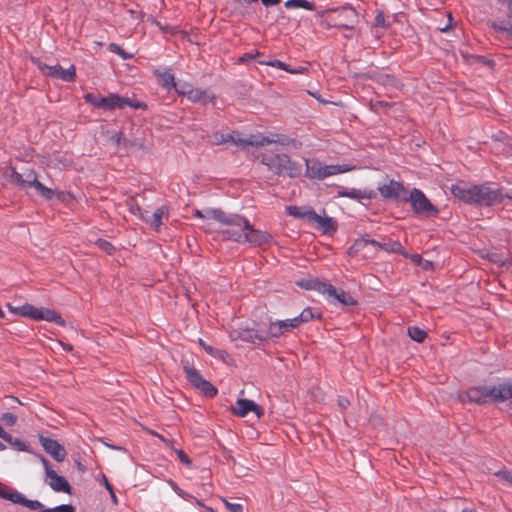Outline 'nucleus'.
I'll return each instance as SVG.
<instances>
[{
    "label": "nucleus",
    "instance_id": "54",
    "mask_svg": "<svg viewBox=\"0 0 512 512\" xmlns=\"http://www.w3.org/2000/svg\"><path fill=\"white\" fill-rule=\"evenodd\" d=\"M104 479V484H105V488L108 490V492L110 493L111 495V498H112V501L117 504V497L114 493V490H113V487L112 485L108 482V480L106 479V477L104 476L103 477Z\"/></svg>",
    "mask_w": 512,
    "mask_h": 512
},
{
    "label": "nucleus",
    "instance_id": "62",
    "mask_svg": "<svg viewBox=\"0 0 512 512\" xmlns=\"http://www.w3.org/2000/svg\"><path fill=\"white\" fill-rule=\"evenodd\" d=\"M194 215L203 219V210H195Z\"/></svg>",
    "mask_w": 512,
    "mask_h": 512
},
{
    "label": "nucleus",
    "instance_id": "24",
    "mask_svg": "<svg viewBox=\"0 0 512 512\" xmlns=\"http://www.w3.org/2000/svg\"><path fill=\"white\" fill-rule=\"evenodd\" d=\"M199 343L204 350L214 358L220 359L226 364H230L233 361L231 355L227 351L207 345L202 339L199 340Z\"/></svg>",
    "mask_w": 512,
    "mask_h": 512
},
{
    "label": "nucleus",
    "instance_id": "63",
    "mask_svg": "<svg viewBox=\"0 0 512 512\" xmlns=\"http://www.w3.org/2000/svg\"><path fill=\"white\" fill-rule=\"evenodd\" d=\"M7 398L13 401L14 403L21 404L20 400L17 397L7 396Z\"/></svg>",
    "mask_w": 512,
    "mask_h": 512
},
{
    "label": "nucleus",
    "instance_id": "47",
    "mask_svg": "<svg viewBox=\"0 0 512 512\" xmlns=\"http://www.w3.org/2000/svg\"><path fill=\"white\" fill-rule=\"evenodd\" d=\"M495 475L503 480V481H506L508 482L509 484L512 485V471L510 470H500L498 472L495 473Z\"/></svg>",
    "mask_w": 512,
    "mask_h": 512
},
{
    "label": "nucleus",
    "instance_id": "60",
    "mask_svg": "<svg viewBox=\"0 0 512 512\" xmlns=\"http://www.w3.org/2000/svg\"><path fill=\"white\" fill-rule=\"evenodd\" d=\"M178 496H180V497H181V498H183L184 500H191V499H194V497H193L191 494H189V493L185 492L184 490H182Z\"/></svg>",
    "mask_w": 512,
    "mask_h": 512
},
{
    "label": "nucleus",
    "instance_id": "23",
    "mask_svg": "<svg viewBox=\"0 0 512 512\" xmlns=\"http://www.w3.org/2000/svg\"><path fill=\"white\" fill-rule=\"evenodd\" d=\"M291 142L292 140L289 137L281 134H272L269 137L256 136L255 147L265 146L272 143H277L282 146H286L289 145Z\"/></svg>",
    "mask_w": 512,
    "mask_h": 512
},
{
    "label": "nucleus",
    "instance_id": "49",
    "mask_svg": "<svg viewBox=\"0 0 512 512\" xmlns=\"http://www.w3.org/2000/svg\"><path fill=\"white\" fill-rule=\"evenodd\" d=\"M125 100L127 102L126 106L132 107L134 109H144L146 108V104L137 100H132L128 97H125Z\"/></svg>",
    "mask_w": 512,
    "mask_h": 512
},
{
    "label": "nucleus",
    "instance_id": "2",
    "mask_svg": "<svg viewBox=\"0 0 512 512\" xmlns=\"http://www.w3.org/2000/svg\"><path fill=\"white\" fill-rule=\"evenodd\" d=\"M451 192L459 200L481 207H491L504 200L502 190L493 188L488 183L478 185L457 183L451 186Z\"/></svg>",
    "mask_w": 512,
    "mask_h": 512
},
{
    "label": "nucleus",
    "instance_id": "35",
    "mask_svg": "<svg viewBox=\"0 0 512 512\" xmlns=\"http://www.w3.org/2000/svg\"><path fill=\"white\" fill-rule=\"evenodd\" d=\"M111 141H113L117 146H123L124 148H128L133 146L134 143L125 138L122 131L116 132L111 136Z\"/></svg>",
    "mask_w": 512,
    "mask_h": 512
},
{
    "label": "nucleus",
    "instance_id": "4",
    "mask_svg": "<svg viewBox=\"0 0 512 512\" xmlns=\"http://www.w3.org/2000/svg\"><path fill=\"white\" fill-rule=\"evenodd\" d=\"M4 176L11 184L22 188L33 187L45 199H51L54 196L53 190L39 182L35 171L32 169H25L20 173L14 168H9L5 171Z\"/></svg>",
    "mask_w": 512,
    "mask_h": 512
},
{
    "label": "nucleus",
    "instance_id": "51",
    "mask_svg": "<svg viewBox=\"0 0 512 512\" xmlns=\"http://www.w3.org/2000/svg\"><path fill=\"white\" fill-rule=\"evenodd\" d=\"M366 245H368V239L367 238H359L356 239L354 244L352 245L351 249H355L356 251H359L363 249Z\"/></svg>",
    "mask_w": 512,
    "mask_h": 512
},
{
    "label": "nucleus",
    "instance_id": "30",
    "mask_svg": "<svg viewBox=\"0 0 512 512\" xmlns=\"http://www.w3.org/2000/svg\"><path fill=\"white\" fill-rule=\"evenodd\" d=\"M39 320H45L49 322L57 323L61 326L65 325L64 319L54 310L40 308V314L38 315Z\"/></svg>",
    "mask_w": 512,
    "mask_h": 512
},
{
    "label": "nucleus",
    "instance_id": "12",
    "mask_svg": "<svg viewBox=\"0 0 512 512\" xmlns=\"http://www.w3.org/2000/svg\"><path fill=\"white\" fill-rule=\"evenodd\" d=\"M39 442L41 443L44 450L57 462H62L66 458V450L64 446L58 443L56 440L45 437L43 435L39 436Z\"/></svg>",
    "mask_w": 512,
    "mask_h": 512
},
{
    "label": "nucleus",
    "instance_id": "34",
    "mask_svg": "<svg viewBox=\"0 0 512 512\" xmlns=\"http://www.w3.org/2000/svg\"><path fill=\"white\" fill-rule=\"evenodd\" d=\"M408 335L412 340L419 343L423 342L427 337L426 331L416 326L408 328Z\"/></svg>",
    "mask_w": 512,
    "mask_h": 512
},
{
    "label": "nucleus",
    "instance_id": "26",
    "mask_svg": "<svg viewBox=\"0 0 512 512\" xmlns=\"http://www.w3.org/2000/svg\"><path fill=\"white\" fill-rule=\"evenodd\" d=\"M183 370L186 375L187 380L193 385L195 388H197L199 385L202 384V382L205 380L200 372L189 365V363L186 361L183 365Z\"/></svg>",
    "mask_w": 512,
    "mask_h": 512
},
{
    "label": "nucleus",
    "instance_id": "20",
    "mask_svg": "<svg viewBox=\"0 0 512 512\" xmlns=\"http://www.w3.org/2000/svg\"><path fill=\"white\" fill-rule=\"evenodd\" d=\"M297 285L305 290H314L324 295L326 289L331 290V284L320 280L319 278L302 279Z\"/></svg>",
    "mask_w": 512,
    "mask_h": 512
},
{
    "label": "nucleus",
    "instance_id": "25",
    "mask_svg": "<svg viewBox=\"0 0 512 512\" xmlns=\"http://www.w3.org/2000/svg\"><path fill=\"white\" fill-rule=\"evenodd\" d=\"M228 143H232L235 146L245 148L247 146H255L256 136L251 135L249 138H242L240 133L233 131L228 133Z\"/></svg>",
    "mask_w": 512,
    "mask_h": 512
},
{
    "label": "nucleus",
    "instance_id": "13",
    "mask_svg": "<svg viewBox=\"0 0 512 512\" xmlns=\"http://www.w3.org/2000/svg\"><path fill=\"white\" fill-rule=\"evenodd\" d=\"M169 219V209L167 206L157 208L153 215L149 217L145 213H141V220L150 226L154 231H160L161 226Z\"/></svg>",
    "mask_w": 512,
    "mask_h": 512
},
{
    "label": "nucleus",
    "instance_id": "19",
    "mask_svg": "<svg viewBox=\"0 0 512 512\" xmlns=\"http://www.w3.org/2000/svg\"><path fill=\"white\" fill-rule=\"evenodd\" d=\"M126 104L127 102L125 97L119 94L111 93L106 97H102L100 108L111 111L114 109H122L126 107Z\"/></svg>",
    "mask_w": 512,
    "mask_h": 512
},
{
    "label": "nucleus",
    "instance_id": "28",
    "mask_svg": "<svg viewBox=\"0 0 512 512\" xmlns=\"http://www.w3.org/2000/svg\"><path fill=\"white\" fill-rule=\"evenodd\" d=\"M465 395L469 402H473V403H477V404L485 403L484 385L470 387L465 392Z\"/></svg>",
    "mask_w": 512,
    "mask_h": 512
},
{
    "label": "nucleus",
    "instance_id": "31",
    "mask_svg": "<svg viewBox=\"0 0 512 512\" xmlns=\"http://www.w3.org/2000/svg\"><path fill=\"white\" fill-rule=\"evenodd\" d=\"M227 212L220 208H207L203 210V219H213L222 224Z\"/></svg>",
    "mask_w": 512,
    "mask_h": 512
},
{
    "label": "nucleus",
    "instance_id": "18",
    "mask_svg": "<svg viewBox=\"0 0 512 512\" xmlns=\"http://www.w3.org/2000/svg\"><path fill=\"white\" fill-rule=\"evenodd\" d=\"M176 91L180 94L186 95L190 101L195 103L211 102L214 104L216 100V96L214 94H210L207 90L200 88H191L188 91H179L176 89Z\"/></svg>",
    "mask_w": 512,
    "mask_h": 512
},
{
    "label": "nucleus",
    "instance_id": "17",
    "mask_svg": "<svg viewBox=\"0 0 512 512\" xmlns=\"http://www.w3.org/2000/svg\"><path fill=\"white\" fill-rule=\"evenodd\" d=\"M324 296H326L329 301H337L344 306H354L357 304V301L349 293L342 289H336L332 284L331 291L330 289H326Z\"/></svg>",
    "mask_w": 512,
    "mask_h": 512
},
{
    "label": "nucleus",
    "instance_id": "8",
    "mask_svg": "<svg viewBox=\"0 0 512 512\" xmlns=\"http://www.w3.org/2000/svg\"><path fill=\"white\" fill-rule=\"evenodd\" d=\"M0 498L9 500L14 504H19L27 507L31 511H36L43 507V504L38 500L27 499L22 493L16 489L10 488L0 482Z\"/></svg>",
    "mask_w": 512,
    "mask_h": 512
},
{
    "label": "nucleus",
    "instance_id": "38",
    "mask_svg": "<svg viewBox=\"0 0 512 512\" xmlns=\"http://www.w3.org/2000/svg\"><path fill=\"white\" fill-rule=\"evenodd\" d=\"M314 318V313L312 308H305L298 316L295 317L297 319L298 326L302 323H307Z\"/></svg>",
    "mask_w": 512,
    "mask_h": 512
},
{
    "label": "nucleus",
    "instance_id": "36",
    "mask_svg": "<svg viewBox=\"0 0 512 512\" xmlns=\"http://www.w3.org/2000/svg\"><path fill=\"white\" fill-rule=\"evenodd\" d=\"M206 397L212 398L217 395V389L207 380H204L201 385L197 387Z\"/></svg>",
    "mask_w": 512,
    "mask_h": 512
},
{
    "label": "nucleus",
    "instance_id": "43",
    "mask_svg": "<svg viewBox=\"0 0 512 512\" xmlns=\"http://www.w3.org/2000/svg\"><path fill=\"white\" fill-rule=\"evenodd\" d=\"M84 99L87 103L97 107V108H100L101 106V99H102V96L100 95H96V94H93V93H87L85 96H84Z\"/></svg>",
    "mask_w": 512,
    "mask_h": 512
},
{
    "label": "nucleus",
    "instance_id": "57",
    "mask_svg": "<svg viewBox=\"0 0 512 512\" xmlns=\"http://www.w3.org/2000/svg\"><path fill=\"white\" fill-rule=\"evenodd\" d=\"M0 438L4 441H10L11 435L7 433L1 426H0Z\"/></svg>",
    "mask_w": 512,
    "mask_h": 512
},
{
    "label": "nucleus",
    "instance_id": "32",
    "mask_svg": "<svg viewBox=\"0 0 512 512\" xmlns=\"http://www.w3.org/2000/svg\"><path fill=\"white\" fill-rule=\"evenodd\" d=\"M157 76L162 82V86L166 89H170L174 87L176 89L175 79L174 75L171 73L170 70H165L162 72H157Z\"/></svg>",
    "mask_w": 512,
    "mask_h": 512
},
{
    "label": "nucleus",
    "instance_id": "50",
    "mask_svg": "<svg viewBox=\"0 0 512 512\" xmlns=\"http://www.w3.org/2000/svg\"><path fill=\"white\" fill-rule=\"evenodd\" d=\"M224 503H225L226 508L230 512H243V506L239 503H231V502H228L227 500H224Z\"/></svg>",
    "mask_w": 512,
    "mask_h": 512
},
{
    "label": "nucleus",
    "instance_id": "41",
    "mask_svg": "<svg viewBox=\"0 0 512 512\" xmlns=\"http://www.w3.org/2000/svg\"><path fill=\"white\" fill-rule=\"evenodd\" d=\"M260 64L262 65H268V66H272V67H276V68H279L281 70H284V71H288V72H291L293 73L294 71L293 70H290L288 68V65L285 64L284 62L280 61V60H274V61H259Z\"/></svg>",
    "mask_w": 512,
    "mask_h": 512
},
{
    "label": "nucleus",
    "instance_id": "27",
    "mask_svg": "<svg viewBox=\"0 0 512 512\" xmlns=\"http://www.w3.org/2000/svg\"><path fill=\"white\" fill-rule=\"evenodd\" d=\"M10 310L20 316L28 317L33 320H39L38 315L40 314V308H37L33 305L25 304V305H22L20 307H15V308H12L10 306Z\"/></svg>",
    "mask_w": 512,
    "mask_h": 512
},
{
    "label": "nucleus",
    "instance_id": "40",
    "mask_svg": "<svg viewBox=\"0 0 512 512\" xmlns=\"http://www.w3.org/2000/svg\"><path fill=\"white\" fill-rule=\"evenodd\" d=\"M380 248L388 252H399L402 249V245L397 241H388L381 243Z\"/></svg>",
    "mask_w": 512,
    "mask_h": 512
},
{
    "label": "nucleus",
    "instance_id": "37",
    "mask_svg": "<svg viewBox=\"0 0 512 512\" xmlns=\"http://www.w3.org/2000/svg\"><path fill=\"white\" fill-rule=\"evenodd\" d=\"M38 512H75V507L71 504H62L54 508H46L44 509V506L42 508H39Z\"/></svg>",
    "mask_w": 512,
    "mask_h": 512
},
{
    "label": "nucleus",
    "instance_id": "39",
    "mask_svg": "<svg viewBox=\"0 0 512 512\" xmlns=\"http://www.w3.org/2000/svg\"><path fill=\"white\" fill-rule=\"evenodd\" d=\"M297 321L298 320L295 319V317L292 319H287V320H277V322L281 326V329L284 332V334L294 328H297L298 327Z\"/></svg>",
    "mask_w": 512,
    "mask_h": 512
},
{
    "label": "nucleus",
    "instance_id": "53",
    "mask_svg": "<svg viewBox=\"0 0 512 512\" xmlns=\"http://www.w3.org/2000/svg\"><path fill=\"white\" fill-rule=\"evenodd\" d=\"M177 456H178L179 460L183 464H185L186 466H190L191 465L190 458L188 457V455L183 450H177Z\"/></svg>",
    "mask_w": 512,
    "mask_h": 512
},
{
    "label": "nucleus",
    "instance_id": "45",
    "mask_svg": "<svg viewBox=\"0 0 512 512\" xmlns=\"http://www.w3.org/2000/svg\"><path fill=\"white\" fill-rule=\"evenodd\" d=\"M1 420L4 422L5 425L13 426L17 422V416L13 413L6 412L2 414Z\"/></svg>",
    "mask_w": 512,
    "mask_h": 512
},
{
    "label": "nucleus",
    "instance_id": "64",
    "mask_svg": "<svg viewBox=\"0 0 512 512\" xmlns=\"http://www.w3.org/2000/svg\"><path fill=\"white\" fill-rule=\"evenodd\" d=\"M64 350L71 351L73 347L70 344H63Z\"/></svg>",
    "mask_w": 512,
    "mask_h": 512
},
{
    "label": "nucleus",
    "instance_id": "58",
    "mask_svg": "<svg viewBox=\"0 0 512 512\" xmlns=\"http://www.w3.org/2000/svg\"><path fill=\"white\" fill-rule=\"evenodd\" d=\"M262 4L266 7L277 5L281 2V0H261Z\"/></svg>",
    "mask_w": 512,
    "mask_h": 512
},
{
    "label": "nucleus",
    "instance_id": "44",
    "mask_svg": "<svg viewBox=\"0 0 512 512\" xmlns=\"http://www.w3.org/2000/svg\"><path fill=\"white\" fill-rule=\"evenodd\" d=\"M109 51L118 54L124 60L129 59V58L132 57L131 54L126 53L118 44H115V43H111L109 45Z\"/></svg>",
    "mask_w": 512,
    "mask_h": 512
},
{
    "label": "nucleus",
    "instance_id": "48",
    "mask_svg": "<svg viewBox=\"0 0 512 512\" xmlns=\"http://www.w3.org/2000/svg\"><path fill=\"white\" fill-rule=\"evenodd\" d=\"M97 245L101 250L107 252L108 254H112L115 250V247L106 240H98Z\"/></svg>",
    "mask_w": 512,
    "mask_h": 512
},
{
    "label": "nucleus",
    "instance_id": "7",
    "mask_svg": "<svg viewBox=\"0 0 512 512\" xmlns=\"http://www.w3.org/2000/svg\"><path fill=\"white\" fill-rule=\"evenodd\" d=\"M406 202H410L412 210L416 215L428 218L439 214V209L418 188H413L407 193Z\"/></svg>",
    "mask_w": 512,
    "mask_h": 512
},
{
    "label": "nucleus",
    "instance_id": "21",
    "mask_svg": "<svg viewBox=\"0 0 512 512\" xmlns=\"http://www.w3.org/2000/svg\"><path fill=\"white\" fill-rule=\"evenodd\" d=\"M311 223L317 224V228L325 234H333L338 229L336 220L328 216H320L316 213V219H312Z\"/></svg>",
    "mask_w": 512,
    "mask_h": 512
},
{
    "label": "nucleus",
    "instance_id": "16",
    "mask_svg": "<svg viewBox=\"0 0 512 512\" xmlns=\"http://www.w3.org/2000/svg\"><path fill=\"white\" fill-rule=\"evenodd\" d=\"M250 411L255 412L258 417L263 414L262 408L249 399H238L235 405L232 406V412L240 417L246 416Z\"/></svg>",
    "mask_w": 512,
    "mask_h": 512
},
{
    "label": "nucleus",
    "instance_id": "29",
    "mask_svg": "<svg viewBox=\"0 0 512 512\" xmlns=\"http://www.w3.org/2000/svg\"><path fill=\"white\" fill-rule=\"evenodd\" d=\"M284 335L281 326L277 321L270 322L268 328L263 330L264 342H268Z\"/></svg>",
    "mask_w": 512,
    "mask_h": 512
},
{
    "label": "nucleus",
    "instance_id": "33",
    "mask_svg": "<svg viewBox=\"0 0 512 512\" xmlns=\"http://www.w3.org/2000/svg\"><path fill=\"white\" fill-rule=\"evenodd\" d=\"M285 7L288 9L303 8L310 11L315 10L316 8L315 4L307 0H288L285 2Z\"/></svg>",
    "mask_w": 512,
    "mask_h": 512
},
{
    "label": "nucleus",
    "instance_id": "52",
    "mask_svg": "<svg viewBox=\"0 0 512 512\" xmlns=\"http://www.w3.org/2000/svg\"><path fill=\"white\" fill-rule=\"evenodd\" d=\"M227 136H228V134L215 133L213 135L214 143L217 145L228 143L229 138Z\"/></svg>",
    "mask_w": 512,
    "mask_h": 512
},
{
    "label": "nucleus",
    "instance_id": "9",
    "mask_svg": "<svg viewBox=\"0 0 512 512\" xmlns=\"http://www.w3.org/2000/svg\"><path fill=\"white\" fill-rule=\"evenodd\" d=\"M41 462L45 468L46 478L49 479L48 485L55 492H64L71 494V486L69 482L63 477L58 475L53 469H51L49 461L45 457H41Z\"/></svg>",
    "mask_w": 512,
    "mask_h": 512
},
{
    "label": "nucleus",
    "instance_id": "3",
    "mask_svg": "<svg viewBox=\"0 0 512 512\" xmlns=\"http://www.w3.org/2000/svg\"><path fill=\"white\" fill-rule=\"evenodd\" d=\"M325 16L321 20L320 25L325 29L338 28L344 30H353L359 22V15L357 11L352 7H341L325 11L322 16Z\"/></svg>",
    "mask_w": 512,
    "mask_h": 512
},
{
    "label": "nucleus",
    "instance_id": "6",
    "mask_svg": "<svg viewBox=\"0 0 512 512\" xmlns=\"http://www.w3.org/2000/svg\"><path fill=\"white\" fill-rule=\"evenodd\" d=\"M262 163L277 175L295 178L301 174V166L292 161L287 154H277L271 158H263Z\"/></svg>",
    "mask_w": 512,
    "mask_h": 512
},
{
    "label": "nucleus",
    "instance_id": "59",
    "mask_svg": "<svg viewBox=\"0 0 512 512\" xmlns=\"http://www.w3.org/2000/svg\"><path fill=\"white\" fill-rule=\"evenodd\" d=\"M493 28L496 30V31H499V32H506L508 34V27H505V26H501V25H498L496 23L493 24Z\"/></svg>",
    "mask_w": 512,
    "mask_h": 512
},
{
    "label": "nucleus",
    "instance_id": "56",
    "mask_svg": "<svg viewBox=\"0 0 512 512\" xmlns=\"http://www.w3.org/2000/svg\"><path fill=\"white\" fill-rule=\"evenodd\" d=\"M131 212L134 215H138L140 218H141V213H145V215H147V211H142L141 207L137 204L131 207Z\"/></svg>",
    "mask_w": 512,
    "mask_h": 512
},
{
    "label": "nucleus",
    "instance_id": "55",
    "mask_svg": "<svg viewBox=\"0 0 512 512\" xmlns=\"http://www.w3.org/2000/svg\"><path fill=\"white\" fill-rule=\"evenodd\" d=\"M167 483L169 484V486L174 490V492L179 495L180 492L182 491V489L177 485V483L175 481H173L172 479H169L167 480Z\"/></svg>",
    "mask_w": 512,
    "mask_h": 512
},
{
    "label": "nucleus",
    "instance_id": "1",
    "mask_svg": "<svg viewBox=\"0 0 512 512\" xmlns=\"http://www.w3.org/2000/svg\"><path fill=\"white\" fill-rule=\"evenodd\" d=\"M224 219L222 225L225 228L221 231V234L226 240L261 247L268 244L272 239L270 234L255 229L249 220L240 214L227 213Z\"/></svg>",
    "mask_w": 512,
    "mask_h": 512
},
{
    "label": "nucleus",
    "instance_id": "61",
    "mask_svg": "<svg viewBox=\"0 0 512 512\" xmlns=\"http://www.w3.org/2000/svg\"><path fill=\"white\" fill-rule=\"evenodd\" d=\"M368 244L373 245V246H375L377 248L381 247V243L376 241V240H374V239H368Z\"/></svg>",
    "mask_w": 512,
    "mask_h": 512
},
{
    "label": "nucleus",
    "instance_id": "46",
    "mask_svg": "<svg viewBox=\"0 0 512 512\" xmlns=\"http://www.w3.org/2000/svg\"><path fill=\"white\" fill-rule=\"evenodd\" d=\"M6 442L9 443L11 446H13L15 449H17L18 451H27L28 450L27 445L18 438H13L11 436V440L6 441Z\"/></svg>",
    "mask_w": 512,
    "mask_h": 512
},
{
    "label": "nucleus",
    "instance_id": "10",
    "mask_svg": "<svg viewBox=\"0 0 512 512\" xmlns=\"http://www.w3.org/2000/svg\"><path fill=\"white\" fill-rule=\"evenodd\" d=\"M377 189L385 199L394 202H406L408 192L400 182L390 180L387 184L379 185Z\"/></svg>",
    "mask_w": 512,
    "mask_h": 512
},
{
    "label": "nucleus",
    "instance_id": "15",
    "mask_svg": "<svg viewBox=\"0 0 512 512\" xmlns=\"http://www.w3.org/2000/svg\"><path fill=\"white\" fill-rule=\"evenodd\" d=\"M232 335H235V339H240L244 342L252 343L254 345H260L264 343V336L262 329L245 328L235 330Z\"/></svg>",
    "mask_w": 512,
    "mask_h": 512
},
{
    "label": "nucleus",
    "instance_id": "42",
    "mask_svg": "<svg viewBox=\"0 0 512 512\" xmlns=\"http://www.w3.org/2000/svg\"><path fill=\"white\" fill-rule=\"evenodd\" d=\"M374 27L376 29L383 28L386 29L389 27V23L386 21L385 15L383 12L379 11L375 17Z\"/></svg>",
    "mask_w": 512,
    "mask_h": 512
},
{
    "label": "nucleus",
    "instance_id": "11",
    "mask_svg": "<svg viewBox=\"0 0 512 512\" xmlns=\"http://www.w3.org/2000/svg\"><path fill=\"white\" fill-rule=\"evenodd\" d=\"M39 69L44 75L60 79L65 82H72L76 78V69L74 65H71L68 69H63L59 64L53 66L40 64Z\"/></svg>",
    "mask_w": 512,
    "mask_h": 512
},
{
    "label": "nucleus",
    "instance_id": "22",
    "mask_svg": "<svg viewBox=\"0 0 512 512\" xmlns=\"http://www.w3.org/2000/svg\"><path fill=\"white\" fill-rule=\"evenodd\" d=\"M286 212L295 218L306 219L309 223H311L312 219H316L315 210L307 207L287 206Z\"/></svg>",
    "mask_w": 512,
    "mask_h": 512
},
{
    "label": "nucleus",
    "instance_id": "5",
    "mask_svg": "<svg viewBox=\"0 0 512 512\" xmlns=\"http://www.w3.org/2000/svg\"><path fill=\"white\" fill-rule=\"evenodd\" d=\"M306 176L310 179L323 180L327 177L350 172L355 169L354 166L348 164L342 165H325L318 159L305 160Z\"/></svg>",
    "mask_w": 512,
    "mask_h": 512
},
{
    "label": "nucleus",
    "instance_id": "14",
    "mask_svg": "<svg viewBox=\"0 0 512 512\" xmlns=\"http://www.w3.org/2000/svg\"><path fill=\"white\" fill-rule=\"evenodd\" d=\"M338 197H347L356 201L361 202L362 200H371L376 197V193L371 189H356V188H346L340 186L337 191Z\"/></svg>",
    "mask_w": 512,
    "mask_h": 512
}]
</instances>
